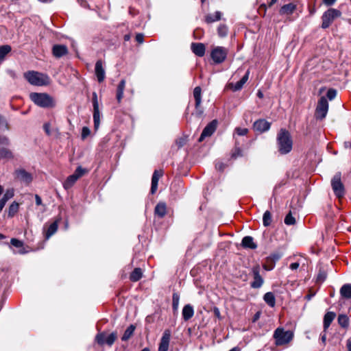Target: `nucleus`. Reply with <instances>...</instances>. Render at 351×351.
Returning <instances> with one entry per match:
<instances>
[{
	"label": "nucleus",
	"instance_id": "4",
	"mask_svg": "<svg viewBox=\"0 0 351 351\" xmlns=\"http://www.w3.org/2000/svg\"><path fill=\"white\" fill-rule=\"evenodd\" d=\"M293 333L289 330H285L283 328H277L273 337L276 346H282L289 343L293 339Z\"/></svg>",
	"mask_w": 351,
	"mask_h": 351
},
{
	"label": "nucleus",
	"instance_id": "58",
	"mask_svg": "<svg viewBox=\"0 0 351 351\" xmlns=\"http://www.w3.org/2000/svg\"><path fill=\"white\" fill-rule=\"evenodd\" d=\"M10 143V140L6 136H3L0 138V144H3L5 145H9Z\"/></svg>",
	"mask_w": 351,
	"mask_h": 351
},
{
	"label": "nucleus",
	"instance_id": "63",
	"mask_svg": "<svg viewBox=\"0 0 351 351\" xmlns=\"http://www.w3.org/2000/svg\"><path fill=\"white\" fill-rule=\"evenodd\" d=\"M299 263H292L289 265V268L292 270L297 269L299 267Z\"/></svg>",
	"mask_w": 351,
	"mask_h": 351
},
{
	"label": "nucleus",
	"instance_id": "34",
	"mask_svg": "<svg viewBox=\"0 0 351 351\" xmlns=\"http://www.w3.org/2000/svg\"><path fill=\"white\" fill-rule=\"evenodd\" d=\"M338 324L343 328H348L349 326V317L346 314H339L337 317Z\"/></svg>",
	"mask_w": 351,
	"mask_h": 351
},
{
	"label": "nucleus",
	"instance_id": "61",
	"mask_svg": "<svg viewBox=\"0 0 351 351\" xmlns=\"http://www.w3.org/2000/svg\"><path fill=\"white\" fill-rule=\"evenodd\" d=\"M337 0H323V3L327 6H331L335 4Z\"/></svg>",
	"mask_w": 351,
	"mask_h": 351
},
{
	"label": "nucleus",
	"instance_id": "29",
	"mask_svg": "<svg viewBox=\"0 0 351 351\" xmlns=\"http://www.w3.org/2000/svg\"><path fill=\"white\" fill-rule=\"evenodd\" d=\"M341 296L344 299H351V284H345L340 289Z\"/></svg>",
	"mask_w": 351,
	"mask_h": 351
},
{
	"label": "nucleus",
	"instance_id": "47",
	"mask_svg": "<svg viewBox=\"0 0 351 351\" xmlns=\"http://www.w3.org/2000/svg\"><path fill=\"white\" fill-rule=\"evenodd\" d=\"M337 95V90L335 88H329L326 93V97L329 100H333Z\"/></svg>",
	"mask_w": 351,
	"mask_h": 351
},
{
	"label": "nucleus",
	"instance_id": "43",
	"mask_svg": "<svg viewBox=\"0 0 351 351\" xmlns=\"http://www.w3.org/2000/svg\"><path fill=\"white\" fill-rule=\"evenodd\" d=\"M285 223L288 226L294 225L295 223V219L293 217L291 212H289L285 218Z\"/></svg>",
	"mask_w": 351,
	"mask_h": 351
},
{
	"label": "nucleus",
	"instance_id": "60",
	"mask_svg": "<svg viewBox=\"0 0 351 351\" xmlns=\"http://www.w3.org/2000/svg\"><path fill=\"white\" fill-rule=\"evenodd\" d=\"M249 75H250V70H247L246 71V73H245V75L242 77V78L241 79V80L245 84L246 82L247 81L248 78H249Z\"/></svg>",
	"mask_w": 351,
	"mask_h": 351
},
{
	"label": "nucleus",
	"instance_id": "35",
	"mask_svg": "<svg viewBox=\"0 0 351 351\" xmlns=\"http://www.w3.org/2000/svg\"><path fill=\"white\" fill-rule=\"evenodd\" d=\"M193 97L196 103V106H199V105H200L202 103V88L200 86H196L194 88Z\"/></svg>",
	"mask_w": 351,
	"mask_h": 351
},
{
	"label": "nucleus",
	"instance_id": "5",
	"mask_svg": "<svg viewBox=\"0 0 351 351\" xmlns=\"http://www.w3.org/2000/svg\"><path fill=\"white\" fill-rule=\"evenodd\" d=\"M341 16V12L335 8H329L324 12L322 16V29H327L332 23L333 21Z\"/></svg>",
	"mask_w": 351,
	"mask_h": 351
},
{
	"label": "nucleus",
	"instance_id": "12",
	"mask_svg": "<svg viewBox=\"0 0 351 351\" xmlns=\"http://www.w3.org/2000/svg\"><path fill=\"white\" fill-rule=\"evenodd\" d=\"M217 121L216 119L210 121L203 130L198 141L202 142L206 137L210 136L216 130L217 127Z\"/></svg>",
	"mask_w": 351,
	"mask_h": 351
},
{
	"label": "nucleus",
	"instance_id": "27",
	"mask_svg": "<svg viewBox=\"0 0 351 351\" xmlns=\"http://www.w3.org/2000/svg\"><path fill=\"white\" fill-rule=\"evenodd\" d=\"M58 222L59 219L56 220L52 223L50 224V226L48 227L46 232H45V239H49L53 234H54L58 228Z\"/></svg>",
	"mask_w": 351,
	"mask_h": 351
},
{
	"label": "nucleus",
	"instance_id": "56",
	"mask_svg": "<svg viewBox=\"0 0 351 351\" xmlns=\"http://www.w3.org/2000/svg\"><path fill=\"white\" fill-rule=\"evenodd\" d=\"M3 125L5 127V129L8 130H9V125L7 121L0 114V125Z\"/></svg>",
	"mask_w": 351,
	"mask_h": 351
},
{
	"label": "nucleus",
	"instance_id": "49",
	"mask_svg": "<svg viewBox=\"0 0 351 351\" xmlns=\"http://www.w3.org/2000/svg\"><path fill=\"white\" fill-rule=\"evenodd\" d=\"M86 172V170L85 169H83L82 167L79 166L76 168L75 172L73 173L74 176H77V178L79 179L81 178L85 173Z\"/></svg>",
	"mask_w": 351,
	"mask_h": 351
},
{
	"label": "nucleus",
	"instance_id": "46",
	"mask_svg": "<svg viewBox=\"0 0 351 351\" xmlns=\"http://www.w3.org/2000/svg\"><path fill=\"white\" fill-rule=\"evenodd\" d=\"M244 84H245L240 80L235 84H232V83L230 84V86H231V88L234 91H238V90H240L241 89H242Z\"/></svg>",
	"mask_w": 351,
	"mask_h": 351
},
{
	"label": "nucleus",
	"instance_id": "9",
	"mask_svg": "<svg viewBox=\"0 0 351 351\" xmlns=\"http://www.w3.org/2000/svg\"><path fill=\"white\" fill-rule=\"evenodd\" d=\"M228 49L223 47H216L211 51L210 56L215 64H221L225 61Z\"/></svg>",
	"mask_w": 351,
	"mask_h": 351
},
{
	"label": "nucleus",
	"instance_id": "30",
	"mask_svg": "<svg viewBox=\"0 0 351 351\" xmlns=\"http://www.w3.org/2000/svg\"><path fill=\"white\" fill-rule=\"evenodd\" d=\"M263 300L269 306H275L276 298L273 292H267L263 296Z\"/></svg>",
	"mask_w": 351,
	"mask_h": 351
},
{
	"label": "nucleus",
	"instance_id": "13",
	"mask_svg": "<svg viewBox=\"0 0 351 351\" xmlns=\"http://www.w3.org/2000/svg\"><path fill=\"white\" fill-rule=\"evenodd\" d=\"M270 127L271 123L264 119H259L253 124L254 130L261 134L268 131Z\"/></svg>",
	"mask_w": 351,
	"mask_h": 351
},
{
	"label": "nucleus",
	"instance_id": "2",
	"mask_svg": "<svg viewBox=\"0 0 351 351\" xmlns=\"http://www.w3.org/2000/svg\"><path fill=\"white\" fill-rule=\"evenodd\" d=\"M29 98L36 106L43 108H53L56 106L54 98L46 93H32Z\"/></svg>",
	"mask_w": 351,
	"mask_h": 351
},
{
	"label": "nucleus",
	"instance_id": "51",
	"mask_svg": "<svg viewBox=\"0 0 351 351\" xmlns=\"http://www.w3.org/2000/svg\"><path fill=\"white\" fill-rule=\"evenodd\" d=\"M195 116L200 118L204 113V110H203V108L201 107V104L199 105V106H197L196 103H195Z\"/></svg>",
	"mask_w": 351,
	"mask_h": 351
},
{
	"label": "nucleus",
	"instance_id": "3",
	"mask_svg": "<svg viewBox=\"0 0 351 351\" xmlns=\"http://www.w3.org/2000/svg\"><path fill=\"white\" fill-rule=\"evenodd\" d=\"M24 77L32 85L46 86L50 84V77L47 75L38 71H29L24 73Z\"/></svg>",
	"mask_w": 351,
	"mask_h": 351
},
{
	"label": "nucleus",
	"instance_id": "19",
	"mask_svg": "<svg viewBox=\"0 0 351 351\" xmlns=\"http://www.w3.org/2000/svg\"><path fill=\"white\" fill-rule=\"evenodd\" d=\"M191 50L196 56L202 57L205 54V45L201 43H193L191 44Z\"/></svg>",
	"mask_w": 351,
	"mask_h": 351
},
{
	"label": "nucleus",
	"instance_id": "44",
	"mask_svg": "<svg viewBox=\"0 0 351 351\" xmlns=\"http://www.w3.org/2000/svg\"><path fill=\"white\" fill-rule=\"evenodd\" d=\"M326 277H327L326 272L324 269H319V271L317 274V276L316 281H317V282L322 283L326 279Z\"/></svg>",
	"mask_w": 351,
	"mask_h": 351
},
{
	"label": "nucleus",
	"instance_id": "7",
	"mask_svg": "<svg viewBox=\"0 0 351 351\" xmlns=\"http://www.w3.org/2000/svg\"><path fill=\"white\" fill-rule=\"evenodd\" d=\"M341 173L337 172L333 176L331 180V186L333 190L335 195L338 197L341 198L345 195V189L343 183L341 182Z\"/></svg>",
	"mask_w": 351,
	"mask_h": 351
},
{
	"label": "nucleus",
	"instance_id": "32",
	"mask_svg": "<svg viewBox=\"0 0 351 351\" xmlns=\"http://www.w3.org/2000/svg\"><path fill=\"white\" fill-rule=\"evenodd\" d=\"M143 276L142 269L139 267L135 268L130 275V280L132 282L138 281Z\"/></svg>",
	"mask_w": 351,
	"mask_h": 351
},
{
	"label": "nucleus",
	"instance_id": "17",
	"mask_svg": "<svg viewBox=\"0 0 351 351\" xmlns=\"http://www.w3.org/2000/svg\"><path fill=\"white\" fill-rule=\"evenodd\" d=\"M68 53V48L64 45H54L52 47L53 56L57 58H62Z\"/></svg>",
	"mask_w": 351,
	"mask_h": 351
},
{
	"label": "nucleus",
	"instance_id": "15",
	"mask_svg": "<svg viewBox=\"0 0 351 351\" xmlns=\"http://www.w3.org/2000/svg\"><path fill=\"white\" fill-rule=\"evenodd\" d=\"M171 332L169 329H166L162 336L160 342L158 346V351H167L169 349V341Z\"/></svg>",
	"mask_w": 351,
	"mask_h": 351
},
{
	"label": "nucleus",
	"instance_id": "1",
	"mask_svg": "<svg viewBox=\"0 0 351 351\" xmlns=\"http://www.w3.org/2000/svg\"><path fill=\"white\" fill-rule=\"evenodd\" d=\"M278 149L280 154L289 153L293 147V141L290 133L286 129H280L277 135Z\"/></svg>",
	"mask_w": 351,
	"mask_h": 351
},
{
	"label": "nucleus",
	"instance_id": "57",
	"mask_svg": "<svg viewBox=\"0 0 351 351\" xmlns=\"http://www.w3.org/2000/svg\"><path fill=\"white\" fill-rule=\"evenodd\" d=\"M213 313H214V315L218 319H221V313H220V311L218 307L217 306H215L213 308Z\"/></svg>",
	"mask_w": 351,
	"mask_h": 351
},
{
	"label": "nucleus",
	"instance_id": "33",
	"mask_svg": "<svg viewBox=\"0 0 351 351\" xmlns=\"http://www.w3.org/2000/svg\"><path fill=\"white\" fill-rule=\"evenodd\" d=\"M136 326L133 324L130 325L127 329L125 330L122 337L121 340L123 341H126L128 339L131 338V337L133 335L134 332L135 330Z\"/></svg>",
	"mask_w": 351,
	"mask_h": 351
},
{
	"label": "nucleus",
	"instance_id": "40",
	"mask_svg": "<svg viewBox=\"0 0 351 351\" xmlns=\"http://www.w3.org/2000/svg\"><path fill=\"white\" fill-rule=\"evenodd\" d=\"M180 302V295L177 292H174L172 295V308L174 312L178 309Z\"/></svg>",
	"mask_w": 351,
	"mask_h": 351
},
{
	"label": "nucleus",
	"instance_id": "48",
	"mask_svg": "<svg viewBox=\"0 0 351 351\" xmlns=\"http://www.w3.org/2000/svg\"><path fill=\"white\" fill-rule=\"evenodd\" d=\"M14 195V190L12 189H8L5 193L3 194L2 198L4 199L5 201H8L11 198H12Z\"/></svg>",
	"mask_w": 351,
	"mask_h": 351
},
{
	"label": "nucleus",
	"instance_id": "8",
	"mask_svg": "<svg viewBox=\"0 0 351 351\" xmlns=\"http://www.w3.org/2000/svg\"><path fill=\"white\" fill-rule=\"evenodd\" d=\"M117 339V333L116 332H112L107 337L105 332H99L95 336V340L99 346L106 344L110 347L113 345Z\"/></svg>",
	"mask_w": 351,
	"mask_h": 351
},
{
	"label": "nucleus",
	"instance_id": "31",
	"mask_svg": "<svg viewBox=\"0 0 351 351\" xmlns=\"http://www.w3.org/2000/svg\"><path fill=\"white\" fill-rule=\"evenodd\" d=\"M221 14H222L221 12L219 11H216L214 14H207L205 16V21L207 23H212L215 21H218L221 19Z\"/></svg>",
	"mask_w": 351,
	"mask_h": 351
},
{
	"label": "nucleus",
	"instance_id": "18",
	"mask_svg": "<svg viewBox=\"0 0 351 351\" xmlns=\"http://www.w3.org/2000/svg\"><path fill=\"white\" fill-rule=\"evenodd\" d=\"M162 176V171H158L155 170L153 173L152 177V184H151V189L150 193L154 195L158 189V184L159 178Z\"/></svg>",
	"mask_w": 351,
	"mask_h": 351
},
{
	"label": "nucleus",
	"instance_id": "62",
	"mask_svg": "<svg viewBox=\"0 0 351 351\" xmlns=\"http://www.w3.org/2000/svg\"><path fill=\"white\" fill-rule=\"evenodd\" d=\"M275 264L271 263L269 265H263V268L267 271H271L274 268Z\"/></svg>",
	"mask_w": 351,
	"mask_h": 351
},
{
	"label": "nucleus",
	"instance_id": "16",
	"mask_svg": "<svg viewBox=\"0 0 351 351\" xmlns=\"http://www.w3.org/2000/svg\"><path fill=\"white\" fill-rule=\"evenodd\" d=\"M95 74L99 83L104 82L106 77V72L101 60H98L95 63Z\"/></svg>",
	"mask_w": 351,
	"mask_h": 351
},
{
	"label": "nucleus",
	"instance_id": "24",
	"mask_svg": "<svg viewBox=\"0 0 351 351\" xmlns=\"http://www.w3.org/2000/svg\"><path fill=\"white\" fill-rule=\"evenodd\" d=\"M182 317L184 321H188L193 317L194 315V309L192 305L186 304L182 311Z\"/></svg>",
	"mask_w": 351,
	"mask_h": 351
},
{
	"label": "nucleus",
	"instance_id": "25",
	"mask_svg": "<svg viewBox=\"0 0 351 351\" xmlns=\"http://www.w3.org/2000/svg\"><path fill=\"white\" fill-rule=\"evenodd\" d=\"M10 244L17 249L14 253H18L21 254H23L26 253V251L24 249V243L22 241H20L17 239L12 238L10 241Z\"/></svg>",
	"mask_w": 351,
	"mask_h": 351
},
{
	"label": "nucleus",
	"instance_id": "54",
	"mask_svg": "<svg viewBox=\"0 0 351 351\" xmlns=\"http://www.w3.org/2000/svg\"><path fill=\"white\" fill-rule=\"evenodd\" d=\"M136 41L139 44H142L144 41V35L142 33H138L135 37Z\"/></svg>",
	"mask_w": 351,
	"mask_h": 351
},
{
	"label": "nucleus",
	"instance_id": "14",
	"mask_svg": "<svg viewBox=\"0 0 351 351\" xmlns=\"http://www.w3.org/2000/svg\"><path fill=\"white\" fill-rule=\"evenodd\" d=\"M14 175L18 180L26 184L31 183L33 179L32 174L24 169L15 170Z\"/></svg>",
	"mask_w": 351,
	"mask_h": 351
},
{
	"label": "nucleus",
	"instance_id": "42",
	"mask_svg": "<svg viewBox=\"0 0 351 351\" xmlns=\"http://www.w3.org/2000/svg\"><path fill=\"white\" fill-rule=\"evenodd\" d=\"M228 29L225 24H220L217 28L218 35L221 37H226L228 34Z\"/></svg>",
	"mask_w": 351,
	"mask_h": 351
},
{
	"label": "nucleus",
	"instance_id": "50",
	"mask_svg": "<svg viewBox=\"0 0 351 351\" xmlns=\"http://www.w3.org/2000/svg\"><path fill=\"white\" fill-rule=\"evenodd\" d=\"M249 130L247 128H236L235 132L239 136H245L248 133Z\"/></svg>",
	"mask_w": 351,
	"mask_h": 351
},
{
	"label": "nucleus",
	"instance_id": "10",
	"mask_svg": "<svg viewBox=\"0 0 351 351\" xmlns=\"http://www.w3.org/2000/svg\"><path fill=\"white\" fill-rule=\"evenodd\" d=\"M260 271L261 269L259 265L254 266L251 269L253 276V281L251 282L250 287L252 289H259L264 283V279L261 276Z\"/></svg>",
	"mask_w": 351,
	"mask_h": 351
},
{
	"label": "nucleus",
	"instance_id": "64",
	"mask_svg": "<svg viewBox=\"0 0 351 351\" xmlns=\"http://www.w3.org/2000/svg\"><path fill=\"white\" fill-rule=\"evenodd\" d=\"M35 200H36V204L37 206L42 204V199L41 197L38 195H35Z\"/></svg>",
	"mask_w": 351,
	"mask_h": 351
},
{
	"label": "nucleus",
	"instance_id": "28",
	"mask_svg": "<svg viewBox=\"0 0 351 351\" xmlns=\"http://www.w3.org/2000/svg\"><path fill=\"white\" fill-rule=\"evenodd\" d=\"M125 80L123 79L118 84L117 89V100L118 103H120L123 97V92L125 87Z\"/></svg>",
	"mask_w": 351,
	"mask_h": 351
},
{
	"label": "nucleus",
	"instance_id": "20",
	"mask_svg": "<svg viewBox=\"0 0 351 351\" xmlns=\"http://www.w3.org/2000/svg\"><path fill=\"white\" fill-rule=\"evenodd\" d=\"M297 5L293 3H289L282 5L280 10L279 14L280 15H291L296 10Z\"/></svg>",
	"mask_w": 351,
	"mask_h": 351
},
{
	"label": "nucleus",
	"instance_id": "26",
	"mask_svg": "<svg viewBox=\"0 0 351 351\" xmlns=\"http://www.w3.org/2000/svg\"><path fill=\"white\" fill-rule=\"evenodd\" d=\"M14 157L12 152L7 147H0V160H12Z\"/></svg>",
	"mask_w": 351,
	"mask_h": 351
},
{
	"label": "nucleus",
	"instance_id": "36",
	"mask_svg": "<svg viewBox=\"0 0 351 351\" xmlns=\"http://www.w3.org/2000/svg\"><path fill=\"white\" fill-rule=\"evenodd\" d=\"M78 180L77 176L73 174L69 176L64 182V187L66 189L71 188Z\"/></svg>",
	"mask_w": 351,
	"mask_h": 351
},
{
	"label": "nucleus",
	"instance_id": "52",
	"mask_svg": "<svg viewBox=\"0 0 351 351\" xmlns=\"http://www.w3.org/2000/svg\"><path fill=\"white\" fill-rule=\"evenodd\" d=\"M90 133V131L88 128L87 127H83L82 130V138L84 140L88 136H89Z\"/></svg>",
	"mask_w": 351,
	"mask_h": 351
},
{
	"label": "nucleus",
	"instance_id": "39",
	"mask_svg": "<svg viewBox=\"0 0 351 351\" xmlns=\"http://www.w3.org/2000/svg\"><path fill=\"white\" fill-rule=\"evenodd\" d=\"M282 256V254L281 253L274 252V253L271 254L268 257H267V262L268 263L275 264L276 262L279 261Z\"/></svg>",
	"mask_w": 351,
	"mask_h": 351
},
{
	"label": "nucleus",
	"instance_id": "11",
	"mask_svg": "<svg viewBox=\"0 0 351 351\" xmlns=\"http://www.w3.org/2000/svg\"><path fill=\"white\" fill-rule=\"evenodd\" d=\"M92 102L93 106V122L94 128L97 130L100 124V113L99 110V103L97 99V95L95 92L93 93Z\"/></svg>",
	"mask_w": 351,
	"mask_h": 351
},
{
	"label": "nucleus",
	"instance_id": "55",
	"mask_svg": "<svg viewBox=\"0 0 351 351\" xmlns=\"http://www.w3.org/2000/svg\"><path fill=\"white\" fill-rule=\"evenodd\" d=\"M186 143V140L184 138H180L176 141V144L177 145L178 148H180L184 145Z\"/></svg>",
	"mask_w": 351,
	"mask_h": 351
},
{
	"label": "nucleus",
	"instance_id": "37",
	"mask_svg": "<svg viewBox=\"0 0 351 351\" xmlns=\"http://www.w3.org/2000/svg\"><path fill=\"white\" fill-rule=\"evenodd\" d=\"M12 48L8 45L0 46V63L4 60L5 56L9 53Z\"/></svg>",
	"mask_w": 351,
	"mask_h": 351
},
{
	"label": "nucleus",
	"instance_id": "22",
	"mask_svg": "<svg viewBox=\"0 0 351 351\" xmlns=\"http://www.w3.org/2000/svg\"><path fill=\"white\" fill-rule=\"evenodd\" d=\"M241 245L245 249L255 250L257 248V245L254 242V239L251 236L244 237L241 241Z\"/></svg>",
	"mask_w": 351,
	"mask_h": 351
},
{
	"label": "nucleus",
	"instance_id": "21",
	"mask_svg": "<svg viewBox=\"0 0 351 351\" xmlns=\"http://www.w3.org/2000/svg\"><path fill=\"white\" fill-rule=\"evenodd\" d=\"M335 317L336 313L332 311H328L324 315L323 321L324 332L326 331V330L329 328L330 325L331 324V323L332 322Z\"/></svg>",
	"mask_w": 351,
	"mask_h": 351
},
{
	"label": "nucleus",
	"instance_id": "6",
	"mask_svg": "<svg viewBox=\"0 0 351 351\" xmlns=\"http://www.w3.org/2000/svg\"><path fill=\"white\" fill-rule=\"evenodd\" d=\"M328 102L326 97L322 96L319 98L315 111V117L317 120L324 119L328 111Z\"/></svg>",
	"mask_w": 351,
	"mask_h": 351
},
{
	"label": "nucleus",
	"instance_id": "53",
	"mask_svg": "<svg viewBox=\"0 0 351 351\" xmlns=\"http://www.w3.org/2000/svg\"><path fill=\"white\" fill-rule=\"evenodd\" d=\"M226 167V165H225L223 162H220V161H217L215 163V169L217 170V171H223L225 168Z\"/></svg>",
	"mask_w": 351,
	"mask_h": 351
},
{
	"label": "nucleus",
	"instance_id": "38",
	"mask_svg": "<svg viewBox=\"0 0 351 351\" xmlns=\"http://www.w3.org/2000/svg\"><path fill=\"white\" fill-rule=\"evenodd\" d=\"M19 204L16 202H13L9 206L8 208V217H13L15 214L18 212Z\"/></svg>",
	"mask_w": 351,
	"mask_h": 351
},
{
	"label": "nucleus",
	"instance_id": "23",
	"mask_svg": "<svg viewBox=\"0 0 351 351\" xmlns=\"http://www.w3.org/2000/svg\"><path fill=\"white\" fill-rule=\"evenodd\" d=\"M154 214L160 218H163L167 214V205L165 202H159L154 208Z\"/></svg>",
	"mask_w": 351,
	"mask_h": 351
},
{
	"label": "nucleus",
	"instance_id": "41",
	"mask_svg": "<svg viewBox=\"0 0 351 351\" xmlns=\"http://www.w3.org/2000/svg\"><path fill=\"white\" fill-rule=\"evenodd\" d=\"M271 214L269 210H266L263 217V226L267 227L271 223Z\"/></svg>",
	"mask_w": 351,
	"mask_h": 351
},
{
	"label": "nucleus",
	"instance_id": "45",
	"mask_svg": "<svg viewBox=\"0 0 351 351\" xmlns=\"http://www.w3.org/2000/svg\"><path fill=\"white\" fill-rule=\"evenodd\" d=\"M243 156L242 149L239 147H235L234 149L232 151L231 154V158L233 159H236L238 157Z\"/></svg>",
	"mask_w": 351,
	"mask_h": 351
},
{
	"label": "nucleus",
	"instance_id": "59",
	"mask_svg": "<svg viewBox=\"0 0 351 351\" xmlns=\"http://www.w3.org/2000/svg\"><path fill=\"white\" fill-rule=\"evenodd\" d=\"M50 126L51 125L49 123H45L43 125V129L48 136L51 135Z\"/></svg>",
	"mask_w": 351,
	"mask_h": 351
}]
</instances>
